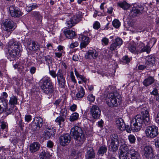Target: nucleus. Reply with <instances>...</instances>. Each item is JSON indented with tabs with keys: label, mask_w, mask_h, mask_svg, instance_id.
Returning <instances> with one entry per match:
<instances>
[{
	"label": "nucleus",
	"mask_w": 159,
	"mask_h": 159,
	"mask_svg": "<svg viewBox=\"0 0 159 159\" xmlns=\"http://www.w3.org/2000/svg\"><path fill=\"white\" fill-rule=\"evenodd\" d=\"M141 113L143 116L140 115H137L133 118L131 122V129L129 128L128 130L126 129L128 132H129L132 130L134 131H139L143 122L145 125L150 124L151 122L148 110L146 108L142 109Z\"/></svg>",
	"instance_id": "1"
},
{
	"label": "nucleus",
	"mask_w": 159,
	"mask_h": 159,
	"mask_svg": "<svg viewBox=\"0 0 159 159\" xmlns=\"http://www.w3.org/2000/svg\"><path fill=\"white\" fill-rule=\"evenodd\" d=\"M71 132L77 145H81L84 143L86 135L80 127L76 126L72 127L71 130Z\"/></svg>",
	"instance_id": "2"
},
{
	"label": "nucleus",
	"mask_w": 159,
	"mask_h": 159,
	"mask_svg": "<svg viewBox=\"0 0 159 159\" xmlns=\"http://www.w3.org/2000/svg\"><path fill=\"white\" fill-rule=\"evenodd\" d=\"M121 101L120 95L116 92L109 93L106 98L107 103L110 107L117 106Z\"/></svg>",
	"instance_id": "3"
},
{
	"label": "nucleus",
	"mask_w": 159,
	"mask_h": 159,
	"mask_svg": "<svg viewBox=\"0 0 159 159\" xmlns=\"http://www.w3.org/2000/svg\"><path fill=\"white\" fill-rule=\"evenodd\" d=\"M43 84L41 86L42 91L46 94H50L53 91V87L50 78L47 77L42 80Z\"/></svg>",
	"instance_id": "4"
},
{
	"label": "nucleus",
	"mask_w": 159,
	"mask_h": 159,
	"mask_svg": "<svg viewBox=\"0 0 159 159\" xmlns=\"http://www.w3.org/2000/svg\"><path fill=\"white\" fill-rule=\"evenodd\" d=\"M82 17V13L79 11L74 15L69 20L66 22L67 27L68 28H71L79 22Z\"/></svg>",
	"instance_id": "5"
},
{
	"label": "nucleus",
	"mask_w": 159,
	"mask_h": 159,
	"mask_svg": "<svg viewBox=\"0 0 159 159\" xmlns=\"http://www.w3.org/2000/svg\"><path fill=\"white\" fill-rule=\"evenodd\" d=\"M147 136L150 138L156 137L158 134V128L155 126H148L145 130Z\"/></svg>",
	"instance_id": "6"
},
{
	"label": "nucleus",
	"mask_w": 159,
	"mask_h": 159,
	"mask_svg": "<svg viewBox=\"0 0 159 159\" xmlns=\"http://www.w3.org/2000/svg\"><path fill=\"white\" fill-rule=\"evenodd\" d=\"M111 147L113 152H116L118 150L119 146L118 137L117 135L113 134L110 136Z\"/></svg>",
	"instance_id": "7"
},
{
	"label": "nucleus",
	"mask_w": 159,
	"mask_h": 159,
	"mask_svg": "<svg viewBox=\"0 0 159 159\" xmlns=\"http://www.w3.org/2000/svg\"><path fill=\"white\" fill-rule=\"evenodd\" d=\"M43 125V120L40 117H35L32 122V129L33 130H39Z\"/></svg>",
	"instance_id": "8"
},
{
	"label": "nucleus",
	"mask_w": 159,
	"mask_h": 159,
	"mask_svg": "<svg viewBox=\"0 0 159 159\" xmlns=\"http://www.w3.org/2000/svg\"><path fill=\"white\" fill-rule=\"evenodd\" d=\"M3 29L4 30L12 31L16 28V24L12 21L6 20L2 24Z\"/></svg>",
	"instance_id": "9"
},
{
	"label": "nucleus",
	"mask_w": 159,
	"mask_h": 159,
	"mask_svg": "<svg viewBox=\"0 0 159 159\" xmlns=\"http://www.w3.org/2000/svg\"><path fill=\"white\" fill-rule=\"evenodd\" d=\"M9 10L11 16L14 17H19L23 14L19 9L14 6L10 7Z\"/></svg>",
	"instance_id": "10"
},
{
	"label": "nucleus",
	"mask_w": 159,
	"mask_h": 159,
	"mask_svg": "<svg viewBox=\"0 0 159 159\" xmlns=\"http://www.w3.org/2000/svg\"><path fill=\"white\" fill-rule=\"evenodd\" d=\"M90 114L94 119H98L101 114V110L99 107L96 105H93L90 110Z\"/></svg>",
	"instance_id": "11"
},
{
	"label": "nucleus",
	"mask_w": 159,
	"mask_h": 159,
	"mask_svg": "<svg viewBox=\"0 0 159 159\" xmlns=\"http://www.w3.org/2000/svg\"><path fill=\"white\" fill-rule=\"evenodd\" d=\"M71 137L68 134L62 135L59 138V140L61 145L62 146L67 145L70 142Z\"/></svg>",
	"instance_id": "12"
},
{
	"label": "nucleus",
	"mask_w": 159,
	"mask_h": 159,
	"mask_svg": "<svg viewBox=\"0 0 159 159\" xmlns=\"http://www.w3.org/2000/svg\"><path fill=\"white\" fill-rule=\"evenodd\" d=\"M20 43L16 41L14 39H11L9 41L7 45V48L8 50L12 49H15L16 48H20Z\"/></svg>",
	"instance_id": "13"
},
{
	"label": "nucleus",
	"mask_w": 159,
	"mask_h": 159,
	"mask_svg": "<svg viewBox=\"0 0 159 159\" xmlns=\"http://www.w3.org/2000/svg\"><path fill=\"white\" fill-rule=\"evenodd\" d=\"M143 8L141 6H138L136 7H134L132 8V10L129 13L131 17H134L138 16L141 13V11L143 10Z\"/></svg>",
	"instance_id": "14"
},
{
	"label": "nucleus",
	"mask_w": 159,
	"mask_h": 159,
	"mask_svg": "<svg viewBox=\"0 0 159 159\" xmlns=\"http://www.w3.org/2000/svg\"><path fill=\"white\" fill-rule=\"evenodd\" d=\"M143 155L147 158H152L153 155V149L150 146H145L143 149Z\"/></svg>",
	"instance_id": "15"
},
{
	"label": "nucleus",
	"mask_w": 159,
	"mask_h": 159,
	"mask_svg": "<svg viewBox=\"0 0 159 159\" xmlns=\"http://www.w3.org/2000/svg\"><path fill=\"white\" fill-rule=\"evenodd\" d=\"M123 43V41L121 39L117 38L115 40L114 43H111L110 46V49L111 51H114L117 49V47L120 46Z\"/></svg>",
	"instance_id": "16"
},
{
	"label": "nucleus",
	"mask_w": 159,
	"mask_h": 159,
	"mask_svg": "<svg viewBox=\"0 0 159 159\" xmlns=\"http://www.w3.org/2000/svg\"><path fill=\"white\" fill-rule=\"evenodd\" d=\"M98 55V52L95 49L89 50L85 55L86 59H91L96 58Z\"/></svg>",
	"instance_id": "17"
},
{
	"label": "nucleus",
	"mask_w": 159,
	"mask_h": 159,
	"mask_svg": "<svg viewBox=\"0 0 159 159\" xmlns=\"http://www.w3.org/2000/svg\"><path fill=\"white\" fill-rule=\"evenodd\" d=\"M87 152L85 155L86 159H92L95 157V153L93 148L89 146L86 147Z\"/></svg>",
	"instance_id": "18"
},
{
	"label": "nucleus",
	"mask_w": 159,
	"mask_h": 159,
	"mask_svg": "<svg viewBox=\"0 0 159 159\" xmlns=\"http://www.w3.org/2000/svg\"><path fill=\"white\" fill-rule=\"evenodd\" d=\"M116 124L117 126L119 129L121 131H123L126 129H127L128 130L129 129H128L125 126V125L124 122L123 120L121 118L117 119L116 121Z\"/></svg>",
	"instance_id": "19"
},
{
	"label": "nucleus",
	"mask_w": 159,
	"mask_h": 159,
	"mask_svg": "<svg viewBox=\"0 0 159 159\" xmlns=\"http://www.w3.org/2000/svg\"><path fill=\"white\" fill-rule=\"evenodd\" d=\"M80 38L82 40V42L80 44V48H82L85 47L89 42V38L83 34L80 35Z\"/></svg>",
	"instance_id": "20"
},
{
	"label": "nucleus",
	"mask_w": 159,
	"mask_h": 159,
	"mask_svg": "<svg viewBox=\"0 0 159 159\" xmlns=\"http://www.w3.org/2000/svg\"><path fill=\"white\" fill-rule=\"evenodd\" d=\"M7 105V100L0 98V113L6 110Z\"/></svg>",
	"instance_id": "21"
},
{
	"label": "nucleus",
	"mask_w": 159,
	"mask_h": 159,
	"mask_svg": "<svg viewBox=\"0 0 159 159\" xmlns=\"http://www.w3.org/2000/svg\"><path fill=\"white\" fill-rule=\"evenodd\" d=\"M139 52H146L147 53H148L150 52L151 48L148 45V44L146 46H145L144 44L143 43H141L139 44Z\"/></svg>",
	"instance_id": "22"
},
{
	"label": "nucleus",
	"mask_w": 159,
	"mask_h": 159,
	"mask_svg": "<svg viewBox=\"0 0 159 159\" xmlns=\"http://www.w3.org/2000/svg\"><path fill=\"white\" fill-rule=\"evenodd\" d=\"M155 62V58L151 56H148L146 57L145 63L147 66H148L149 67L152 66Z\"/></svg>",
	"instance_id": "23"
},
{
	"label": "nucleus",
	"mask_w": 159,
	"mask_h": 159,
	"mask_svg": "<svg viewBox=\"0 0 159 159\" xmlns=\"http://www.w3.org/2000/svg\"><path fill=\"white\" fill-rule=\"evenodd\" d=\"M64 33L66 37L69 39H71L76 35L75 32L69 30H64Z\"/></svg>",
	"instance_id": "24"
},
{
	"label": "nucleus",
	"mask_w": 159,
	"mask_h": 159,
	"mask_svg": "<svg viewBox=\"0 0 159 159\" xmlns=\"http://www.w3.org/2000/svg\"><path fill=\"white\" fill-rule=\"evenodd\" d=\"M20 48L8 50V52L10 56L13 58L19 56L20 52Z\"/></svg>",
	"instance_id": "25"
},
{
	"label": "nucleus",
	"mask_w": 159,
	"mask_h": 159,
	"mask_svg": "<svg viewBox=\"0 0 159 159\" xmlns=\"http://www.w3.org/2000/svg\"><path fill=\"white\" fill-rule=\"evenodd\" d=\"M40 147L39 144L37 142H34L30 146V150L31 152H34L39 150Z\"/></svg>",
	"instance_id": "26"
},
{
	"label": "nucleus",
	"mask_w": 159,
	"mask_h": 159,
	"mask_svg": "<svg viewBox=\"0 0 159 159\" xmlns=\"http://www.w3.org/2000/svg\"><path fill=\"white\" fill-rule=\"evenodd\" d=\"M117 6L124 10L129 9L130 7V5L125 1L118 2L117 3Z\"/></svg>",
	"instance_id": "27"
},
{
	"label": "nucleus",
	"mask_w": 159,
	"mask_h": 159,
	"mask_svg": "<svg viewBox=\"0 0 159 159\" xmlns=\"http://www.w3.org/2000/svg\"><path fill=\"white\" fill-rule=\"evenodd\" d=\"M129 152L131 155V159H139L140 156L137 151L133 149H130Z\"/></svg>",
	"instance_id": "28"
},
{
	"label": "nucleus",
	"mask_w": 159,
	"mask_h": 159,
	"mask_svg": "<svg viewBox=\"0 0 159 159\" xmlns=\"http://www.w3.org/2000/svg\"><path fill=\"white\" fill-rule=\"evenodd\" d=\"M154 81V79L152 76H149L145 79L143 82V84L146 86H148L152 84Z\"/></svg>",
	"instance_id": "29"
},
{
	"label": "nucleus",
	"mask_w": 159,
	"mask_h": 159,
	"mask_svg": "<svg viewBox=\"0 0 159 159\" xmlns=\"http://www.w3.org/2000/svg\"><path fill=\"white\" fill-rule=\"evenodd\" d=\"M66 118L62 116H59L55 120V122L58 123L60 127H63L64 125V121Z\"/></svg>",
	"instance_id": "30"
},
{
	"label": "nucleus",
	"mask_w": 159,
	"mask_h": 159,
	"mask_svg": "<svg viewBox=\"0 0 159 159\" xmlns=\"http://www.w3.org/2000/svg\"><path fill=\"white\" fill-rule=\"evenodd\" d=\"M139 47L136 48L135 45L134 44H129L128 46L129 50L133 53H136L139 52Z\"/></svg>",
	"instance_id": "31"
},
{
	"label": "nucleus",
	"mask_w": 159,
	"mask_h": 159,
	"mask_svg": "<svg viewBox=\"0 0 159 159\" xmlns=\"http://www.w3.org/2000/svg\"><path fill=\"white\" fill-rule=\"evenodd\" d=\"M119 152L129 153L128 146L125 144L121 145L120 147Z\"/></svg>",
	"instance_id": "32"
},
{
	"label": "nucleus",
	"mask_w": 159,
	"mask_h": 159,
	"mask_svg": "<svg viewBox=\"0 0 159 159\" xmlns=\"http://www.w3.org/2000/svg\"><path fill=\"white\" fill-rule=\"evenodd\" d=\"M28 48L30 50L35 51L39 49V47L34 42H33L29 44Z\"/></svg>",
	"instance_id": "33"
},
{
	"label": "nucleus",
	"mask_w": 159,
	"mask_h": 159,
	"mask_svg": "<svg viewBox=\"0 0 159 159\" xmlns=\"http://www.w3.org/2000/svg\"><path fill=\"white\" fill-rule=\"evenodd\" d=\"M51 155L47 151H43L40 155V159H50Z\"/></svg>",
	"instance_id": "34"
},
{
	"label": "nucleus",
	"mask_w": 159,
	"mask_h": 159,
	"mask_svg": "<svg viewBox=\"0 0 159 159\" xmlns=\"http://www.w3.org/2000/svg\"><path fill=\"white\" fill-rule=\"evenodd\" d=\"M84 91L83 88L80 86L79 88L78 92L76 94V97L78 98H81L83 97L84 94Z\"/></svg>",
	"instance_id": "35"
},
{
	"label": "nucleus",
	"mask_w": 159,
	"mask_h": 159,
	"mask_svg": "<svg viewBox=\"0 0 159 159\" xmlns=\"http://www.w3.org/2000/svg\"><path fill=\"white\" fill-rule=\"evenodd\" d=\"M17 99L15 96H12L10 98L9 102V105L15 106V105L17 104Z\"/></svg>",
	"instance_id": "36"
},
{
	"label": "nucleus",
	"mask_w": 159,
	"mask_h": 159,
	"mask_svg": "<svg viewBox=\"0 0 159 159\" xmlns=\"http://www.w3.org/2000/svg\"><path fill=\"white\" fill-rule=\"evenodd\" d=\"M0 126L1 129L2 130H5L6 133L7 132V129L8 127V124L7 122H5L3 121L0 122Z\"/></svg>",
	"instance_id": "37"
},
{
	"label": "nucleus",
	"mask_w": 159,
	"mask_h": 159,
	"mask_svg": "<svg viewBox=\"0 0 159 159\" xmlns=\"http://www.w3.org/2000/svg\"><path fill=\"white\" fill-rule=\"evenodd\" d=\"M33 15L39 22V23L40 24L42 22V16L37 11L34 12L33 13Z\"/></svg>",
	"instance_id": "38"
},
{
	"label": "nucleus",
	"mask_w": 159,
	"mask_h": 159,
	"mask_svg": "<svg viewBox=\"0 0 159 159\" xmlns=\"http://www.w3.org/2000/svg\"><path fill=\"white\" fill-rule=\"evenodd\" d=\"M46 129L47 130L48 132L50 133L51 135H54L55 132H56V129L55 127H52V126L46 127Z\"/></svg>",
	"instance_id": "39"
},
{
	"label": "nucleus",
	"mask_w": 159,
	"mask_h": 159,
	"mask_svg": "<svg viewBox=\"0 0 159 159\" xmlns=\"http://www.w3.org/2000/svg\"><path fill=\"white\" fill-rule=\"evenodd\" d=\"M107 149V148L105 146L100 147L98 152V155L102 156L103 154H104L106 152Z\"/></svg>",
	"instance_id": "40"
},
{
	"label": "nucleus",
	"mask_w": 159,
	"mask_h": 159,
	"mask_svg": "<svg viewBox=\"0 0 159 159\" xmlns=\"http://www.w3.org/2000/svg\"><path fill=\"white\" fill-rule=\"evenodd\" d=\"M79 118V114L77 112H74L72 114L70 118V120L71 121H73L77 120Z\"/></svg>",
	"instance_id": "41"
},
{
	"label": "nucleus",
	"mask_w": 159,
	"mask_h": 159,
	"mask_svg": "<svg viewBox=\"0 0 159 159\" xmlns=\"http://www.w3.org/2000/svg\"><path fill=\"white\" fill-rule=\"evenodd\" d=\"M57 80L59 87L61 88L64 87L66 82L65 78L57 79Z\"/></svg>",
	"instance_id": "42"
},
{
	"label": "nucleus",
	"mask_w": 159,
	"mask_h": 159,
	"mask_svg": "<svg viewBox=\"0 0 159 159\" xmlns=\"http://www.w3.org/2000/svg\"><path fill=\"white\" fill-rule=\"evenodd\" d=\"M128 154V153L119 152L120 159H127L129 156Z\"/></svg>",
	"instance_id": "43"
},
{
	"label": "nucleus",
	"mask_w": 159,
	"mask_h": 159,
	"mask_svg": "<svg viewBox=\"0 0 159 159\" xmlns=\"http://www.w3.org/2000/svg\"><path fill=\"white\" fill-rule=\"evenodd\" d=\"M43 135L46 139H48L54 136L53 135H51L50 133L49 132H48L47 130L46 129L44 131L43 134Z\"/></svg>",
	"instance_id": "44"
},
{
	"label": "nucleus",
	"mask_w": 159,
	"mask_h": 159,
	"mask_svg": "<svg viewBox=\"0 0 159 159\" xmlns=\"http://www.w3.org/2000/svg\"><path fill=\"white\" fill-rule=\"evenodd\" d=\"M15 106H13L12 107H11L9 109H8L7 108L6 111H5L6 112V114L7 115L11 113H13L15 112L14 107Z\"/></svg>",
	"instance_id": "45"
},
{
	"label": "nucleus",
	"mask_w": 159,
	"mask_h": 159,
	"mask_svg": "<svg viewBox=\"0 0 159 159\" xmlns=\"http://www.w3.org/2000/svg\"><path fill=\"white\" fill-rule=\"evenodd\" d=\"M70 157L73 159H78L79 157L78 153L75 150H73L70 154Z\"/></svg>",
	"instance_id": "46"
},
{
	"label": "nucleus",
	"mask_w": 159,
	"mask_h": 159,
	"mask_svg": "<svg viewBox=\"0 0 159 159\" xmlns=\"http://www.w3.org/2000/svg\"><path fill=\"white\" fill-rule=\"evenodd\" d=\"M113 26L116 28L119 27L120 26V22L119 21L116 19H115L112 22Z\"/></svg>",
	"instance_id": "47"
},
{
	"label": "nucleus",
	"mask_w": 159,
	"mask_h": 159,
	"mask_svg": "<svg viewBox=\"0 0 159 159\" xmlns=\"http://www.w3.org/2000/svg\"><path fill=\"white\" fill-rule=\"evenodd\" d=\"M57 76V79L64 78L63 75V71L59 69L58 70Z\"/></svg>",
	"instance_id": "48"
},
{
	"label": "nucleus",
	"mask_w": 159,
	"mask_h": 159,
	"mask_svg": "<svg viewBox=\"0 0 159 159\" xmlns=\"http://www.w3.org/2000/svg\"><path fill=\"white\" fill-rule=\"evenodd\" d=\"M128 139L131 143H134L136 139L135 136L133 135L130 134L128 136Z\"/></svg>",
	"instance_id": "49"
},
{
	"label": "nucleus",
	"mask_w": 159,
	"mask_h": 159,
	"mask_svg": "<svg viewBox=\"0 0 159 159\" xmlns=\"http://www.w3.org/2000/svg\"><path fill=\"white\" fill-rule=\"evenodd\" d=\"M156 40L154 38H152L150 40L148 44L151 48L155 44L156 42Z\"/></svg>",
	"instance_id": "50"
},
{
	"label": "nucleus",
	"mask_w": 159,
	"mask_h": 159,
	"mask_svg": "<svg viewBox=\"0 0 159 159\" xmlns=\"http://www.w3.org/2000/svg\"><path fill=\"white\" fill-rule=\"evenodd\" d=\"M10 30H3V36L5 37L6 38H7L11 34L12 32Z\"/></svg>",
	"instance_id": "51"
},
{
	"label": "nucleus",
	"mask_w": 159,
	"mask_h": 159,
	"mask_svg": "<svg viewBox=\"0 0 159 159\" xmlns=\"http://www.w3.org/2000/svg\"><path fill=\"white\" fill-rule=\"evenodd\" d=\"M102 43L103 45H107L109 43V39L106 37H104L102 39Z\"/></svg>",
	"instance_id": "52"
},
{
	"label": "nucleus",
	"mask_w": 159,
	"mask_h": 159,
	"mask_svg": "<svg viewBox=\"0 0 159 159\" xmlns=\"http://www.w3.org/2000/svg\"><path fill=\"white\" fill-rule=\"evenodd\" d=\"M67 115V110L66 108L62 109L61 111L60 115L66 118Z\"/></svg>",
	"instance_id": "53"
},
{
	"label": "nucleus",
	"mask_w": 159,
	"mask_h": 159,
	"mask_svg": "<svg viewBox=\"0 0 159 159\" xmlns=\"http://www.w3.org/2000/svg\"><path fill=\"white\" fill-rule=\"evenodd\" d=\"M95 97L93 94H90L87 97L88 100L90 102H93L95 100Z\"/></svg>",
	"instance_id": "54"
},
{
	"label": "nucleus",
	"mask_w": 159,
	"mask_h": 159,
	"mask_svg": "<svg viewBox=\"0 0 159 159\" xmlns=\"http://www.w3.org/2000/svg\"><path fill=\"white\" fill-rule=\"evenodd\" d=\"M79 45V43L78 42L76 41L71 43L69 46L71 48H73L77 47Z\"/></svg>",
	"instance_id": "55"
},
{
	"label": "nucleus",
	"mask_w": 159,
	"mask_h": 159,
	"mask_svg": "<svg viewBox=\"0 0 159 159\" xmlns=\"http://www.w3.org/2000/svg\"><path fill=\"white\" fill-rule=\"evenodd\" d=\"M122 60L124 62L128 63L130 62V59L127 56H125L123 57Z\"/></svg>",
	"instance_id": "56"
},
{
	"label": "nucleus",
	"mask_w": 159,
	"mask_h": 159,
	"mask_svg": "<svg viewBox=\"0 0 159 159\" xmlns=\"http://www.w3.org/2000/svg\"><path fill=\"white\" fill-rule=\"evenodd\" d=\"M100 27V24L99 22L96 21L93 25V28L95 29H98Z\"/></svg>",
	"instance_id": "57"
},
{
	"label": "nucleus",
	"mask_w": 159,
	"mask_h": 159,
	"mask_svg": "<svg viewBox=\"0 0 159 159\" xmlns=\"http://www.w3.org/2000/svg\"><path fill=\"white\" fill-rule=\"evenodd\" d=\"M145 66L143 65H139L138 67V69L139 70H142L147 67H149L148 66H147V65L146 63H145Z\"/></svg>",
	"instance_id": "58"
},
{
	"label": "nucleus",
	"mask_w": 159,
	"mask_h": 159,
	"mask_svg": "<svg viewBox=\"0 0 159 159\" xmlns=\"http://www.w3.org/2000/svg\"><path fill=\"white\" fill-rule=\"evenodd\" d=\"M49 73L54 78L57 76V74L53 70H49Z\"/></svg>",
	"instance_id": "59"
},
{
	"label": "nucleus",
	"mask_w": 159,
	"mask_h": 159,
	"mask_svg": "<svg viewBox=\"0 0 159 159\" xmlns=\"http://www.w3.org/2000/svg\"><path fill=\"white\" fill-rule=\"evenodd\" d=\"M47 146L49 148H52L53 146V143L51 141H48L47 142Z\"/></svg>",
	"instance_id": "60"
},
{
	"label": "nucleus",
	"mask_w": 159,
	"mask_h": 159,
	"mask_svg": "<svg viewBox=\"0 0 159 159\" xmlns=\"http://www.w3.org/2000/svg\"><path fill=\"white\" fill-rule=\"evenodd\" d=\"M70 77L72 81L74 83H76V80L75 79L74 76L73 75V72L71 71L70 74Z\"/></svg>",
	"instance_id": "61"
},
{
	"label": "nucleus",
	"mask_w": 159,
	"mask_h": 159,
	"mask_svg": "<svg viewBox=\"0 0 159 159\" xmlns=\"http://www.w3.org/2000/svg\"><path fill=\"white\" fill-rule=\"evenodd\" d=\"M45 59L46 61L49 63L51 61V57L49 55H47L45 57Z\"/></svg>",
	"instance_id": "62"
},
{
	"label": "nucleus",
	"mask_w": 159,
	"mask_h": 159,
	"mask_svg": "<svg viewBox=\"0 0 159 159\" xmlns=\"http://www.w3.org/2000/svg\"><path fill=\"white\" fill-rule=\"evenodd\" d=\"M31 119V116L30 115H26L25 116V120L27 122H29Z\"/></svg>",
	"instance_id": "63"
},
{
	"label": "nucleus",
	"mask_w": 159,
	"mask_h": 159,
	"mask_svg": "<svg viewBox=\"0 0 159 159\" xmlns=\"http://www.w3.org/2000/svg\"><path fill=\"white\" fill-rule=\"evenodd\" d=\"M77 108V106L75 104H73L70 107V110L72 111H75Z\"/></svg>",
	"instance_id": "64"
}]
</instances>
